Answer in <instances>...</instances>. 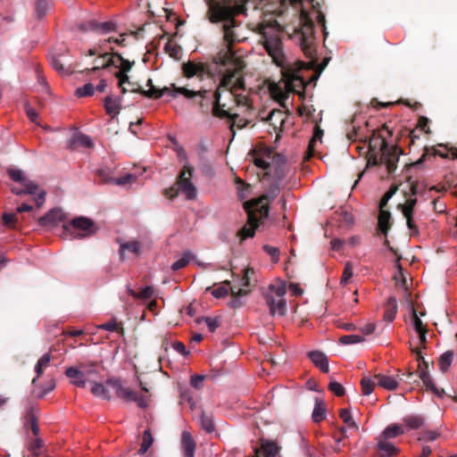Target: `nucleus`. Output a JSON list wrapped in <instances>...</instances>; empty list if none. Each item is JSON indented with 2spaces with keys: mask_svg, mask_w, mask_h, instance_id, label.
Returning <instances> with one entry per match:
<instances>
[{
  "mask_svg": "<svg viewBox=\"0 0 457 457\" xmlns=\"http://www.w3.org/2000/svg\"><path fill=\"white\" fill-rule=\"evenodd\" d=\"M22 185V188L13 187H12V192L17 195H22L25 194L35 195L38 190V185L34 181H27Z\"/></svg>",
  "mask_w": 457,
  "mask_h": 457,
  "instance_id": "nucleus-32",
  "label": "nucleus"
},
{
  "mask_svg": "<svg viewBox=\"0 0 457 457\" xmlns=\"http://www.w3.org/2000/svg\"><path fill=\"white\" fill-rule=\"evenodd\" d=\"M173 87L175 93L182 94L187 98H192L195 96H199L201 97H205V95L207 94V90L205 89H200L198 91L189 90L186 87H177L174 84L171 85Z\"/></svg>",
  "mask_w": 457,
  "mask_h": 457,
  "instance_id": "nucleus-38",
  "label": "nucleus"
},
{
  "mask_svg": "<svg viewBox=\"0 0 457 457\" xmlns=\"http://www.w3.org/2000/svg\"><path fill=\"white\" fill-rule=\"evenodd\" d=\"M414 372L409 371L407 374H403L402 376H398V379L395 378L391 376H386L383 374L375 375V378L378 381V385L386 390H395L397 388L399 382L403 380V376H406L408 378H412Z\"/></svg>",
  "mask_w": 457,
  "mask_h": 457,
  "instance_id": "nucleus-16",
  "label": "nucleus"
},
{
  "mask_svg": "<svg viewBox=\"0 0 457 457\" xmlns=\"http://www.w3.org/2000/svg\"><path fill=\"white\" fill-rule=\"evenodd\" d=\"M279 192L280 187L278 183H273L266 194L244 203L243 205L248 219L247 223L241 228L237 234V237L240 242L253 237L255 235V229L258 228L262 220L267 218L269 215V204L278 195Z\"/></svg>",
  "mask_w": 457,
  "mask_h": 457,
  "instance_id": "nucleus-3",
  "label": "nucleus"
},
{
  "mask_svg": "<svg viewBox=\"0 0 457 457\" xmlns=\"http://www.w3.org/2000/svg\"><path fill=\"white\" fill-rule=\"evenodd\" d=\"M204 320L206 322V325H207L209 330L212 332H213L221 324L220 317H215V318L205 317Z\"/></svg>",
  "mask_w": 457,
  "mask_h": 457,
  "instance_id": "nucleus-63",
  "label": "nucleus"
},
{
  "mask_svg": "<svg viewBox=\"0 0 457 457\" xmlns=\"http://www.w3.org/2000/svg\"><path fill=\"white\" fill-rule=\"evenodd\" d=\"M146 87H149L148 90L143 89L140 86H138L137 87H133L129 90L131 92L139 93L145 97L154 98V99H158V98L162 97L165 93L170 92V87H164L163 88H161V89L156 88L154 86L153 80L151 79H149L147 80Z\"/></svg>",
  "mask_w": 457,
  "mask_h": 457,
  "instance_id": "nucleus-17",
  "label": "nucleus"
},
{
  "mask_svg": "<svg viewBox=\"0 0 457 457\" xmlns=\"http://www.w3.org/2000/svg\"><path fill=\"white\" fill-rule=\"evenodd\" d=\"M117 24L114 21H104L99 22L96 21V33L98 34H108L112 31H116Z\"/></svg>",
  "mask_w": 457,
  "mask_h": 457,
  "instance_id": "nucleus-41",
  "label": "nucleus"
},
{
  "mask_svg": "<svg viewBox=\"0 0 457 457\" xmlns=\"http://www.w3.org/2000/svg\"><path fill=\"white\" fill-rule=\"evenodd\" d=\"M106 385L115 392L119 398L127 402H136L140 408L147 407L148 403L146 398L144 395H138L136 392L125 387L120 379L109 378L106 381Z\"/></svg>",
  "mask_w": 457,
  "mask_h": 457,
  "instance_id": "nucleus-12",
  "label": "nucleus"
},
{
  "mask_svg": "<svg viewBox=\"0 0 457 457\" xmlns=\"http://www.w3.org/2000/svg\"><path fill=\"white\" fill-rule=\"evenodd\" d=\"M193 254L191 252L187 251V252H185L183 256L179 259L178 261H176L172 265H171V269L174 270V271H177L180 269H183L185 268L188 262H190L191 258H192Z\"/></svg>",
  "mask_w": 457,
  "mask_h": 457,
  "instance_id": "nucleus-45",
  "label": "nucleus"
},
{
  "mask_svg": "<svg viewBox=\"0 0 457 457\" xmlns=\"http://www.w3.org/2000/svg\"><path fill=\"white\" fill-rule=\"evenodd\" d=\"M125 251H129L135 254H138L140 252V244L137 241H129L127 243L120 244V254L121 258L123 257Z\"/></svg>",
  "mask_w": 457,
  "mask_h": 457,
  "instance_id": "nucleus-43",
  "label": "nucleus"
},
{
  "mask_svg": "<svg viewBox=\"0 0 457 457\" xmlns=\"http://www.w3.org/2000/svg\"><path fill=\"white\" fill-rule=\"evenodd\" d=\"M272 154L271 149L266 148L262 151L261 155L253 156V163L262 170H267L270 167L268 159L270 158Z\"/></svg>",
  "mask_w": 457,
  "mask_h": 457,
  "instance_id": "nucleus-35",
  "label": "nucleus"
},
{
  "mask_svg": "<svg viewBox=\"0 0 457 457\" xmlns=\"http://www.w3.org/2000/svg\"><path fill=\"white\" fill-rule=\"evenodd\" d=\"M253 273V268L237 267L230 263V308H240L245 303L253 287L250 281Z\"/></svg>",
  "mask_w": 457,
  "mask_h": 457,
  "instance_id": "nucleus-5",
  "label": "nucleus"
},
{
  "mask_svg": "<svg viewBox=\"0 0 457 457\" xmlns=\"http://www.w3.org/2000/svg\"><path fill=\"white\" fill-rule=\"evenodd\" d=\"M154 442V437L151 434L150 429H146L143 433V441L138 451L139 454H145L147 450L151 447Z\"/></svg>",
  "mask_w": 457,
  "mask_h": 457,
  "instance_id": "nucleus-44",
  "label": "nucleus"
},
{
  "mask_svg": "<svg viewBox=\"0 0 457 457\" xmlns=\"http://www.w3.org/2000/svg\"><path fill=\"white\" fill-rule=\"evenodd\" d=\"M164 49L166 53L170 54V57H173L175 59H179L182 54V49L179 46L169 42L165 45Z\"/></svg>",
  "mask_w": 457,
  "mask_h": 457,
  "instance_id": "nucleus-48",
  "label": "nucleus"
},
{
  "mask_svg": "<svg viewBox=\"0 0 457 457\" xmlns=\"http://www.w3.org/2000/svg\"><path fill=\"white\" fill-rule=\"evenodd\" d=\"M340 418L343 420L344 423L347 425L348 428L358 429V426L353 420L351 412L348 409H342L340 411Z\"/></svg>",
  "mask_w": 457,
  "mask_h": 457,
  "instance_id": "nucleus-50",
  "label": "nucleus"
},
{
  "mask_svg": "<svg viewBox=\"0 0 457 457\" xmlns=\"http://www.w3.org/2000/svg\"><path fill=\"white\" fill-rule=\"evenodd\" d=\"M206 4L204 18L211 24L223 31L222 43L212 54L209 62H187L182 69L186 77L203 79L205 75L220 79V85L213 96L212 112L214 117L228 119L226 104L220 102V92L228 86V0H204Z\"/></svg>",
  "mask_w": 457,
  "mask_h": 457,
  "instance_id": "nucleus-2",
  "label": "nucleus"
},
{
  "mask_svg": "<svg viewBox=\"0 0 457 457\" xmlns=\"http://www.w3.org/2000/svg\"><path fill=\"white\" fill-rule=\"evenodd\" d=\"M129 294L131 295H133L134 297L148 299L153 295L154 288L152 287L147 286V287L142 288L139 293H136L133 290H129Z\"/></svg>",
  "mask_w": 457,
  "mask_h": 457,
  "instance_id": "nucleus-55",
  "label": "nucleus"
},
{
  "mask_svg": "<svg viewBox=\"0 0 457 457\" xmlns=\"http://www.w3.org/2000/svg\"><path fill=\"white\" fill-rule=\"evenodd\" d=\"M230 95L233 96V101L236 106L246 112L250 110L251 105L248 96L245 94V87L242 76V72L245 68V62L235 55L230 48Z\"/></svg>",
  "mask_w": 457,
  "mask_h": 457,
  "instance_id": "nucleus-6",
  "label": "nucleus"
},
{
  "mask_svg": "<svg viewBox=\"0 0 457 457\" xmlns=\"http://www.w3.org/2000/svg\"><path fill=\"white\" fill-rule=\"evenodd\" d=\"M95 87L91 83H87L81 87L77 88L76 96L79 97L90 96L94 94Z\"/></svg>",
  "mask_w": 457,
  "mask_h": 457,
  "instance_id": "nucleus-54",
  "label": "nucleus"
},
{
  "mask_svg": "<svg viewBox=\"0 0 457 457\" xmlns=\"http://www.w3.org/2000/svg\"><path fill=\"white\" fill-rule=\"evenodd\" d=\"M9 177L15 182H19L21 184H24V182L30 181L28 179L23 170L19 169H8L7 170Z\"/></svg>",
  "mask_w": 457,
  "mask_h": 457,
  "instance_id": "nucleus-47",
  "label": "nucleus"
},
{
  "mask_svg": "<svg viewBox=\"0 0 457 457\" xmlns=\"http://www.w3.org/2000/svg\"><path fill=\"white\" fill-rule=\"evenodd\" d=\"M181 447L184 457H194L195 443L187 431H184L181 436Z\"/></svg>",
  "mask_w": 457,
  "mask_h": 457,
  "instance_id": "nucleus-21",
  "label": "nucleus"
},
{
  "mask_svg": "<svg viewBox=\"0 0 457 457\" xmlns=\"http://www.w3.org/2000/svg\"><path fill=\"white\" fill-rule=\"evenodd\" d=\"M137 176L131 173H127L124 176H121L118 179H113V183L118 186H125L127 184H131L136 181Z\"/></svg>",
  "mask_w": 457,
  "mask_h": 457,
  "instance_id": "nucleus-53",
  "label": "nucleus"
},
{
  "mask_svg": "<svg viewBox=\"0 0 457 457\" xmlns=\"http://www.w3.org/2000/svg\"><path fill=\"white\" fill-rule=\"evenodd\" d=\"M52 67L61 75H68L72 72L71 63H67L62 60V56H52L50 58Z\"/></svg>",
  "mask_w": 457,
  "mask_h": 457,
  "instance_id": "nucleus-26",
  "label": "nucleus"
},
{
  "mask_svg": "<svg viewBox=\"0 0 457 457\" xmlns=\"http://www.w3.org/2000/svg\"><path fill=\"white\" fill-rule=\"evenodd\" d=\"M65 219V214L60 208H54L38 219V224L43 227L55 226Z\"/></svg>",
  "mask_w": 457,
  "mask_h": 457,
  "instance_id": "nucleus-18",
  "label": "nucleus"
},
{
  "mask_svg": "<svg viewBox=\"0 0 457 457\" xmlns=\"http://www.w3.org/2000/svg\"><path fill=\"white\" fill-rule=\"evenodd\" d=\"M391 212L386 210H380L378 217V229L386 237L391 228Z\"/></svg>",
  "mask_w": 457,
  "mask_h": 457,
  "instance_id": "nucleus-23",
  "label": "nucleus"
},
{
  "mask_svg": "<svg viewBox=\"0 0 457 457\" xmlns=\"http://www.w3.org/2000/svg\"><path fill=\"white\" fill-rule=\"evenodd\" d=\"M408 182L409 188L403 191L405 201L403 204H399L397 206L398 210L402 212H414V209L417 204L416 195L419 194L418 182H411L410 179H408Z\"/></svg>",
  "mask_w": 457,
  "mask_h": 457,
  "instance_id": "nucleus-14",
  "label": "nucleus"
},
{
  "mask_svg": "<svg viewBox=\"0 0 457 457\" xmlns=\"http://www.w3.org/2000/svg\"><path fill=\"white\" fill-rule=\"evenodd\" d=\"M120 98H113L112 96H108L104 99V108L106 112L112 117L119 114L120 111Z\"/></svg>",
  "mask_w": 457,
  "mask_h": 457,
  "instance_id": "nucleus-30",
  "label": "nucleus"
},
{
  "mask_svg": "<svg viewBox=\"0 0 457 457\" xmlns=\"http://www.w3.org/2000/svg\"><path fill=\"white\" fill-rule=\"evenodd\" d=\"M308 357L322 372L328 373L329 371L328 360L322 352L311 351L308 353Z\"/></svg>",
  "mask_w": 457,
  "mask_h": 457,
  "instance_id": "nucleus-20",
  "label": "nucleus"
},
{
  "mask_svg": "<svg viewBox=\"0 0 457 457\" xmlns=\"http://www.w3.org/2000/svg\"><path fill=\"white\" fill-rule=\"evenodd\" d=\"M430 156H440L444 159H447L449 157L448 152H441L435 147H425L424 154L421 155V157L412 163L413 166H419L422 162H424L428 157Z\"/></svg>",
  "mask_w": 457,
  "mask_h": 457,
  "instance_id": "nucleus-29",
  "label": "nucleus"
},
{
  "mask_svg": "<svg viewBox=\"0 0 457 457\" xmlns=\"http://www.w3.org/2000/svg\"><path fill=\"white\" fill-rule=\"evenodd\" d=\"M453 359V353L452 351H447L439 357L438 366L442 372H445L448 370L449 367L452 364Z\"/></svg>",
  "mask_w": 457,
  "mask_h": 457,
  "instance_id": "nucleus-39",
  "label": "nucleus"
},
{
  "mask_svg": "<svg viewBox=\"0 0 457 457\" xmlns=\"http://www.w3.org/2000/svg\"><path fill=\"white\" fill-rule=\"evenodd\" d=\"M78 145L87 146V147H92L93 143L89 137L76 132L72 136V137L68 142V147L70 149H75Z\"/></svg>",
  "mask_w": 457,
  "mask_h": 457,
  "instance_id": "nucleus-25",
  "label": "nucleus"
},
{
  "mask_svg": "<svg viewBox=\"0 0 457 457\" xmlns=\"http://www.w3.org/2000/svg\"><path fill=\"white\" fill-rule=\"evenodd\" d=\"M403 217L406 220V225L408 228L411 230V235H419V228L415 224L413 214L414 212H402Z\"/></svg>",
  "mask_w": 457,
  "mask_h": 457,
  "instance_id": "nucleus-51",
  "label": "nucleus"
},
{
  "mask_svg": "<svg viewBox=\"0 0 457 457\" xmlns=\"http://www.w3.org/2000/svg\"><path fill=\"white\" fill-rule=\"evenodd\" d=\"M53 6L52 0H37L35 3V13L37 19H42Z\"/></svg>",
  "mask_w": 457,
  "mask_h": 457,
  "instance_id": "nucleus-34",
  "label": "nucleus"
},
{
  "mask_svg": "<svg viewBox=\"0 0 457 457\" xmlns=\"http://www.w3.org/2000/svg\"><path fill=\"white\" fill-rule=\"evenodd\" d=\"M192 174L193 168L185 164L177 179L176 184L166 188L163 191V195L170 199H173L178 195L179 192L181 191L186 195L187 199H195L197 191L196 187L191 182Z\"/></svg>",
  "mask_w": 457,
  "mask_h": 457,
  "instance_id": "nucleus-8",
  "label": "nucleus"
},
{
  "mask_svg": "<svg viewBox=\"0 0 457 457\" xmlns=\"http://www.w3.org/2000/svg\"><path fill=\"white\" fill-rule=\"evenodd\" d=\"M62 227L66 234L79 239L93 236L98 229L95 222L87 217L75 218Z\"/></svg>",
  "mask_w": 457,
  "mask_h": 457,
  "instance_id": "nucleus-9",
  "label": "nucleus"
},
{
  "mask_svg": "<svg viewBox=\"0 0 457 457\" xmlns=\"http://www.w3.org/2000/svg\"><path fill=\"white\" fill-rule=\"evenodd\" d=\"M65 375L71 379L72 384L79 387L86 386V378L85 372L79 368V365L77 367H70L66 370Z\"/></svg>",
  "mask_w": 457,
  "mask_h": 457,
  "instance_id": "nucleus-19",
  "label": "nucleus"
},
{
  "mask_svg": "<svg viewBox=\"0 0 457 457\" xmlns=\"http://www.w3.org/2000/svg\"><path fill=\"white\" fill-rule=\"evenodd\" d=\"M384 132L388 136H392V130L385 124L378 131V136L373 133L371 138H369L368 152H367V163L368 166H378L384 163L389 174H392L397 168L399 156L403 153L402 150L396 146H389Z\"/></svg>",
  "mask_w": 457,
  "mask_h": 457,
  "instance_id": "nucleus-4",
  "label": "nucleus"
},
{
  "mask_svg": "<svg viewBox=\"0 0 457 457\" xmlns=\"http://www.w3.org/2000/svg\"><path fill=\"white\" fill-rule=\"evenodd\" d=\"M328 389L339 397L345 394L344 386L337 381H331L328 385Z\"/></svg>",
  "mask_w": 457,
  "mask_h": 457,
  "instance_id": "nucleus-61",
  "label": "nucleus"
},
{
  "mask_svg": "<svg viewBox=\"0 0 457 457\" xmlns=\"http://www.w3.org/2000/svg\"><path fill=\"white\" fill-rule=\"evenodd\" d=\"M403 421L410 429L420 428L424 424V419L416 415L407 416L403 419Z\"/></svg>",
  "mask_w": 457,
  "mask_h": 457,
  "instance_id": "nucleus-42",
  "label": "nucleus"
},
{
  "mask_svg": "<svg viewBox=\"0 0 457 457\" xmlns=\"http://www.w3.org/2000/svg\"><path fill=\"white\" fill-rule=\"evenodd\" d=\"M397 313V301L396 298L391 296L388 298L385 305L384 320L387 322H392Z\"/></svg>",
  "mask_w": 457,
  "mask_h": 457,
  "instance_id": "nucleus-31",
  "label": "nucleus"
},
{
  "mask_svg": "<svg viewBox=\"0 0 457 457\" xmlns=\"http://www.w3.org/2000/svg\"><path fill=\"white\" fill-rule=\"evenodd\" d=\"M322 136H323V130L319 126H315L314 135L308 144V149L306 152V154H307L306 159H310L311 157H312L314 155V147H315L316 142H317V140H320Z\"/></svg>",
  "mask_w": 457,
  "mask_h": 457,
  "instance_id": "nucleus-37",
  "label": "nucleus"
},
{
  "mask_svg": "<svg viewBox=\"0 0 457 457\" xmlns=\"http://www.w3.org/2000/svg\"><path fill=\"white\" fill-rule=\"evenodd\" d=\"M103 61L95 60L94 67L91 69L92 71H98L100 69H106L111 67L112 65H116V61L112 56H110L109 53H104L100 54L99 56Z\"/></svg>",
  "mask_w": 457,
  "mask_h": 457,
  "instance_id": "nucleus-33",
  "label": "nucleus"
},
{
  "mask_svg": "<svg viewBox=\"0 0 457 457\" xmlns=\"http://www.w3.org/2000/svg\"><path fill=\"white\" fill-rule=\"evenodd\" d=\"M212 370L208 376L204 375H194L191 377L190 384L195 389H201L203 387L204 380L208 378L212 381H217L220 377L224 376L227 372L226 361L222 362H212L211 364Z\"/></svg>",
  "mask_w": 457,
  "mask_h": 457,
  "instance_id": "nucleus-13",
  "label": "nucleus"
},
{
  "mask_svg": "<svg viewBox=\"0 0 457 457\" xmlns=\"http://www.w3.org/2000/svg\"><path fill=\"white\" fill-rule=\"evenodd\" d=\"M112 57L116 61V65H113L116 68H119L120 71L116 73V77L119 79V87L121 89V93L125 94L128 89L123 87L125 83H128L129 86L132 84L129 81V77L126 72L129 71L132 68L134 62H130L128 60H125L120 54L114 53Z\"/></svg>",
  "mask_w": 457,
  "mask_h": 457,
  "instance_id": "nucleus-15",
  "label": "nucleus"
},
{
  "mask_svg": "<svg viewBox=\"0 0 457 457\" xmlns=\"http://www.w3.org/2000/svg\"><path fill=\"white\" fill-rule=\"evenodd\" d=\"M201 427L203 429H204L206 432L211 433L213 430L214 425L212 422V420L206 416L202 415L200 419Z\"/></svg>",
  "mask_w": 457,
  "mask_h": 457,
  "instance_id": "nucleus-62",
  "label": "nucleus"
},
{
  "mask_svg": "<svg viewBox=\"0 0 457 457\" xmlns=\"http://www.w3.org/2000/svg\"><path fill=\"white\" fill-rule=\"evenodd\" d=\"M37 409L34 405L29 404L26 407L25 413V426H30V428L35 436H37L39 433V428L37 424Z\"/></svg>",
  "mask_w": 457,
  "mask_h": 457,
  "instance_id": "nucleus-22",
  "label": "nucleus"
},
{
  "mask_svg": "<svg viewBox=\"0 0 457 457\" xmlns=\"http://www.w3.org/2000/svg\"><path fill=\"white\" fill-rule=\"evenodd\" d=\"M91 392L95 396L103 398L104 400H110L111 395L104 384L101 383H94Z\"/></svg>",
  "mask_w": 457,
  "mask_h": 457,
  "instance_id": "nucleus-40",
  "label": "nucleus"
},
{
  "mask_svg": "<svg viewBox=\"0 0 457 457\" xmlns=\"http://www.w3.org/2000/svg\"><path fill=\"white\" fill-rule=\"evenodd\" d=\"M361 392L364 395H370L375 387V383L370 378L364 377L361 380Z\"/></svg>",
  "mask_w": 457,
  "mask_h": 457,
  "instance_id": "nucleus-52",
  "label": "nucleus"
},
{
  "mask_svg": "<svg viewBox=\"0 0 457 457\" xmlns=\"http://www.w3.org/2000/svg\"><path fill=\"white\" fill-rule=\"evenodd\" d=\"M300 28L294 31L292 37L299 43L305 56L311 59L310 62L295 61L293 64L287 63L282 42L278 37L267 38L263 44L273 62L281 68L280 82L272 83L270 86L271 96L279 103L287 100L289 93H295L300 97H304L306 83L300 72L303 70H312L316 64L314 23L304 12L300 15Z\"/></svg>",
  "mask_w": 457,
  "mask_h": 457,
  "instance_id": "nucleus-1",
  "label": "nucleus"
},
{
  "mask_svg": "<svg viewBox=\"0 0 457 457\" xmlns=\"http://www.w3.org/2000/svg\"><path fill=\"white\" fill-rule=\"evenodd\" d=\"M78 28L82 32H87V31H96V20H90L84 22H81L78 25Z\"/></svg>",
  "mask_w": 457,
  "mask_h": 457,
  "instance_id": "nucleus-58",
  "label": "nucleus"
},
{
  "mask_svg": "<svg viewBox=\"0 0 457 457\" xmlns=\"http://www.w3.org/2000/svg\"><path fill=\"white\" fill-rule=\"evenodd\" d=\"M287 290L284 285H270L267 293L266 303L271 315L284 316L287 312V303L284 299Z\"/></svg>",
  "mask_w": 457,
  "mask_h": 457,
  "instance_id": "nucleus-10",
  "label": "nucleus"
},
{
  "mask_svg": "<svg viewBox=\"0 0 457 457\" xmlns=\"http://www.w3.org/2000/svg\"><path fill=\"white\" fill-rule=\"evenodd\" d=\"M347 138L352 141H362L364 144L367 143L368 137L363 136L361 128L353 127V129L347 133Z\"/></svg>",
  "mask_w": 457,
  "mask_h": 457,
  "instance_id": "nucleus-49",
  "label": "nucleus"
},
{
  "mask_svg": "<svg viewBox=\"0 0 457 457\" xmlns=\"http://www.w3.org/2000/svg\"><path fill=\"white\" fill-rule=\"evenodd\" d=\"M353 277V266L350 262H346L343 270L340 284L345 286L349 282V279Z\"/></svg>",
  "mask_w": 457,
  "mask_h": 457,
  "instance_id": "nucleus-56",
  "label": "nucleus"
},
{
  "mask_svg": "<svg viewBox=\"0 0 457 457\" xmlns=\"http://www.w3.org/2000/svg\"><path fill=\"white\" fill-rule=\"evenodd\" d=\"M261 450L264 457H276L279 452V447L275 442L266 440L262 442Z\"/></svg>",
  "mask_w": 457,
  "mask_h": 457,
  "instance_id": "nucleus-36",
  "label": "nucleus"
},
{
  "mask_svg": "<svg viewBox=\"0 0 457 457\" xmlns=\"http://www.w3.org/2000/svg\"><path fill=\"white\" fill-rule=\"evenodd\" d=\"M97 328H101V329L108 330V331H119L120 333L123 332V328H119L115 320H112L109 322L101 324V325L97 326Z\"/></svg>",
  "mask_w": 457,
  "mask_h": 457,
  "instance_id": "nucleus-60",
  "label": "nucleus"
},
{
  "mask_svg": "<svg viewBox=\"0 0 457 457\" xmlns=\"http://www.w3.org/2000/svg\"><path fill=\"white\" fill-rule=\"evenodd\" d=\"M79 368L87 374L96 373V362H80Z\"/></svg>",
  "mask_w": 457,
  "mask_h": 457,
  "instance_id": "nucleus-64",
  "label": "nucleus"
},
{
  "mask_svg": "<svg viewBox=\"0 0 457 457\" xmlns=\"http://www.w3.org/2000/svg\"><path fill=\"white\" fill-rule=\"evenodd\" d=\"M412 325L416 332H421L422 330H426L427 327L423 324L421 320L418 317L416 310H412Z\"/></svg>",
  "mask_w": 457,
  "mask_h": 457,
  "instance_id": "nucleus-57",
  "label": "nucleus"
},
{
  "mask_svg": "<svg viewBox=\"0 0 457 457\" xmlns=\"http://www.w3.org/2000/svg\"><path fill=\"white\" fill-rule=\"evenodd\" d=\"M412 353L416 355L418 364V373L427 391H430L434 395L438 398H443L445 395V392L442 388H438L432 380L431 376L428 370V363L424 360L420 348L411 349Z\"/></svg>",
  "mask_w": 457,
  "mask_h": 457,
  "instance_id": "nucleus-11",
  "label": "nucleus"
},
{
  "mask_svg": "<svg viewBox=\"0 0 457 457\" xmlns=\"http://www.w3.org/2000/svg\"><path fill=\"white\" fill-rule=\"evenodd\" d=\"M363 340V337L358 335H346L340 337V342L344 345L356 344Z\"/></svg>",
  "mask_w": 457,
  "mask_h": 457,
  "instance_id": "nucleus-59",
  "label": "nucleus"
},
{
  "mask_svg": "<svg viewBox=\"0 0 457 457\" xmlns=\"http://www.w3.org/2000/svg\"><path fill=\"white\" fill-rule=\"evenodd\" d=\"M228 280L214 283L212 286L206 287L205 291L210 292L217 299L224 298L228 295Z\"/></svg>",
  "mask_w": 457,
  "mask_h": 457,
  "instance_id": "nucleus-24",
  "label": "nucleus"
},
{
  "mask_svg": "<svg viewBox=\"0 0 457 457\" xmlns=\"http://www.w3.org/2000/svg\"><path fill=\"white\" fill-rule=\"evenodd\" d=\"M234 180L236 184L237 195L238 199L245 200L252 193V185L249 183H245L238 177H235Z\"/></svg>",
  "mask_w": 457,
  "mask_h": 457,
  "instance_id": "nucleus-27",
  "label": "nucleus"
},
{
  "mask_svg": "<svg viewBox=\"0 0 457 457\" xmlns=\"http://www.w3.org/2000/svg\"><path fill=\"white\" fill-rule=\"evenodd\" d=\"M327 410L322 399H315V406L312 414V419L315 423H320L326 419Z\"/></svg>",
  "mask_w": 457,
  "mask_h": 457,
  "instance_id": "nucleus-28",
  "label": "nucleus"
},
{
  "mask_svg": "<svg viewBox=\"0 0 457 457\" xmlns=\"http://www.w3.org/2000/svg\"><path fill=\"white\" fill-rule=\"evenodd\" d=\"M404 433L402 426L394 424L386 427L377 437V445L374 449L373 457H394L399 453V449L390 442Z\"/></svg>",
  "mask_w": 457,
  "mask_h": 457,
  "instance_id": "nucleus-7",
  "label": "nucleus"
},
{
  "mask_svg": "<svg viewBox=\"0 0 457 457\" xmlns=\"http://www.w3.org/2000/svg\"><path fill=\"white\" fill-rule=\"evenodd\" d=\"M267 120H269L274 128L277 127V123L282 125L284 120L283 112L276 109L272 110L268 115Z\"/></svg>",
  "mask_w": 457,
  "mask_h": 457,
  "instance_id": "nucleus-46",
  "label": "nucleus"
}]
</instances>
